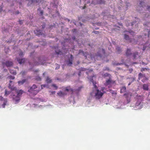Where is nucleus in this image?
<instances>
[{
	"mask_svg": "<svg viewBox=\"0 0 150 150\" xmlns=\"http://www.w3.org/2000/svg\"><path fill=\"white\" fill-rule=\"evenodd\" d=\"M30 57L33 59L32 61H28L29 65L31 67L29 69L30 70H31L33 67L35 66L45 64V60L44 59L43 57L42 56L40 57H36L34 54V51L30 53Z\"/></svg>",
	"mask_w": 150,
	"mask_h": 150,
	"instance_id": "1",
	"label": "nucleus"
},
{
	"mask_svg": "<svg viewBox=\"0 0 150 150\" xmlns=\"http://www.w3.org/2000/svg\"><path fill=\"white\" fill-rule=\"evenodd\" d=\"M82 88V87L81 86L76 89H72L71 88L70 86H67L64 89V91H59L57 93V94L58 96L60 98H64L67 96L68 93L69 92H71L72 93H75L77 95Z\"/></svg>",
	"mask_w": 150,
	"mask_h": 150,
	"instance_id": "2",
	"label": "nucleus"
},
{
	"mask_svg": "<svg viewBox=\"0 0 150 150\" xmlns=\"http://www.w3.org/2000/svg\"><path fill=\"white\" fill-rule=\"evenodd\" d=\"M93 77H91L90 78V81L93 83L95 88L96 90L95 94V97L97 99H99L102 97L103 94L105 93V91H104L105 88L104 87H103L101 88V91L102 92H101V91L98 90L97 89V86L96 85V82L94 81L93 79Z\"/></svg>",
	"mask_w": 150,
	"mask_h": 150,
	"instance_id": "3",
	"label": "nucleus"
},
{
	"mask_svg": "<svg viewBox=\"0 0 150 150\" xmlns=\"http://www.w3.org/2000/svg\"><path fill=\"white\" fill-rule=\"evenodd\" d=\"M145 5L144 2L140 1L139 3V7H138L137 9L138 12L142 14V17L144 19H145L146 18H150V14L148 13L147 12L143 11V9L144 8V7H146Z\"/></svg>",
	"mask_w": 150,
	"mask_h": 150,
	"instance_id": "4",
	"label": "nucleus"
},
{
	"mask_svg": "<svg viewBox=\"0 0 150 150\" xmlns=\"http://www.w3.org/2000/svg\"><path fill=\"white\" fill-rule=\"evenodd\" d=\"M45 27V23H42V24L40 27L38 28L34 31V33L38 37L40 36H44L45 31L44 29Z\"/></svg>",
	"mask_w": 150,
	"mask_h": 150,
	"instance_id": "5",
	"label": "nucleus"
},
{
	"mask_svg": "<svg viewBox=\"0 0 150 150\" xmlns=\"http://www.w3.org/2000/svg\"><path fill=\"white\" fill-rule=\"evenodd\" d=\"M130 5L129 3H123L122 1L120 0L117 4V7L119 10L125 11L127 10L128 7Z\"/></svg>",
	"mask_w": 150,
	"mask_h": 150,
	"instance_id": "6",
	"label": "nucleus"
},
{
	"mask_svg": "<svg viewBox=\"0 0 150 150\" xmlns=\"http://www.w3.org/2000/svg\"><path fill=\"white\" fill-rule=\"evenodd\" d=\"M14 91L17 93V95H14L13 97V99L16 102H18L20 100V97L23 93V91L22 90H17V89Z\"/></svg>",
	"mask_w": 150,
	"mask_h": 150,
	"instance_id": "7",
	"label": "nucleus"
},
{
	"mask_svg": "<svg viewBox=\"0 0 150 150\" xmlns=\"http://www.w3.org/2000/svg\"><path fill=\"white\" fill-rule=\"evenodd\" d=\"M28 1L27 5L28 6L33 7L34 5L40 3H44V0H26Z\"/></svg>",
	"mask_w": 150,
	"mask_h": 150,
	"instance_id": "8",
	"label": "nucleus"
},
{
	"mask_svg": "<svg viewBox=\"0 0 150 150\" xmlns=\"http://www.w3.org/2000/svg\"><path fill=\"white\" fill-rule=\"evenodd\" d=\"M135 19L130 23L129 24V26H131L132 27V28L134 29V30H138V23L140 21V19L137 17H135Z\"/></svg>",
	"mask_w": 150,
	"mask_h": 150,
	"instance_id": "9",
	"label": "nucleus"
},
{
	"mask_svg": "<svg viewBox=\"0 0 150 150\" xmlns=\"http://www.w3.org/2000/svg\"><path fill=\"white\" fill-rule=\"evenodd\" d=\"M105 54V51L103 49H99L96 55L94 56V59H96L97 58L99 57V59H101L102 56L104 55Z\"/></svg>",
	"mask_w": 150,
	"mask_h": 150,
	"instance_id": "10",
	"label": "nucleus"
},
{
	"mask_svg": "<svg viewBox=\"0 0 150 150\" xmlns=\"http://www.w3.org/2000/svg\"><path fill=\"white\" fill-rule=\"evenodd\" d=\"M123 95L126 98L127 101V103L130 102L131 97L133 95L132 93L129 91H127Z\"/></svg>",
	"mask_w": 150,
	"mask_h": 150,
	"instance_id": "11",
	"label": "nucleus"
},
{
	"mask_svg": "<svg viewBox=\"0 0 150 150\" xmlns=\"http://www.w3.org/2000/svg\"><path fill=\"white\" fill-rule=\"evenodd\" d=\"M50 47L52 49L54 50L56 54L57 55H61L62 54V52L59 49H58V47L57 46H50Z\"/></svg>",
	"mask_w": 150,
	"mask_h": 150,
	"instance_id": "12",
	"label": "nucleus"
},
{
	"mask_svg": "<svg viewBox=\"0 0 150 150\" xmlns=\"http://www.w3.org/2000/svg\"><path fill=\"white\" fill-rule=\"evenodd\" d=\"M37 88V86H36V85L35 84H33L32 86L30 87V89H28V92L31 93L32 91H36V93L35 94H36L38 93L39 92L40 90V89H38V90H37V89L35 90V89Z\"/></svg>",
	"mask_w": 150,
	"mask_h": 150,
	"instance_id": "13",
	"label": "nucleus"
},
{
	"mask_svg": "<svg viewBox=\"0 0 150 150\" xmlns=\"http://www.w3.org/2000/svg\"><path fill=\"white\" fill-rule=\"evenodd\" d=\"M73 56L71 54L70 55V57L66 61V63L67 64L68 66H71L72 64H73L72 61L73 60Z\"/></svg>",
	"mask_w": 150,
	"mask_h": 150,
	"instance_id": "14",
	"label": "nucleus"
},
{
	"mask_svg": "<svg viewBox=\"0 0 150 150\" xmlns=\"http://www.w3.org/2000/svg\"><path fill=\"white\" fill-rule=\"evenodd\" d=\"M2 64L3 65H5L7 67H10L13 65V63L12 62L8 61H7L5 62H3Z\"/></svg>",
	"mask_w": 150,
	"mask_h": 150,
	"instance_id": "15",
	"label": "nucleus"
},
{
	"mask_svg": "<svg viewBox=\"0 0 150 150\" xmlns=\"http://www.w3.org/2000/svg\"><path fill=\"white\" fill-rule=\"evenodd\" d=\"M37 12L39 15L43 18V17L42 16V15L43 13V11L42 10V8L41 7H39L38 9Z\"/></svg>",
	"mask_w": 150,
	"mask_h": 150,
	"instance_id": "16",
	"label": "nucleus"
},
{
	"mask_svg": "<svg viewBox=\"0 0 150 150\" xmlns=\"http://www.w3.org/2000/svg\"><path fill=\"white\" fill-rule=\"evenodd\" d=\"M27 81V79H23L21 81H19L18 82V85L19 86H21L23 85L24 83Z\"/></svg>",
	"mask_w": 150,
	"mask_h": 150,
	"instance_id": "17",
	"label": "nucleus"
},
{
	"mask_svg": "<svg viewBox=\"0 0 150 150\" xmlns=\"http://www.w3.org/2000/svg\"><path fill=\"white\" fill-rule=\"evenodd\" d=\"M17 61L19 64H22L25 62V58L22 59L17 58Z\"/></svg>",
	"mask_w": 150,
	"mask_h": 150,
	"instance_id": "18",
	"label": "nucleus"
},
{
	"mask_svg": "<svg viewBox=\"0 0 150 150\" xmlns=\"http://www.w3.org/2000/svg\"><path fill=\"white\" fill-rule=\"evenodd\" d=\"M124 38L128 41H131V38L127 35V33H125L124 35Z\"/></svg>",
	"mask_w": 150,
	"mask_h": 150,
	"instance_id": "19",
	"label": "nucleus"
},
{
	"mask_svg": "<svg viewBox=\"0 0 150 150\" xmlns=\"http://www.w3.org/2000/svg\"><path fill=\"white\" fill-rule=\"evenodd\" d=\"M126 54L127 56H129L132 54L131 52V50L130 49L127 48L126 52Z\"/></svg>",
	"mask_w": 150,
	"mask_h": 150,
	"instance_id": "20",
	"label": "nucleus"
},
{
	"mask_svg": "<svg viewBox=\"0 0 150 150\" xmlns=\"http://www.w3.org/2000/svg\"><path fill=\"white\" fill-rule=\"evenodd\" d=\"M14 30H16V32L18 34H23V31L21 30L19 28H15V29H14Z\"/></svg>",
	"mask_w": 150,
	"mask_h": 150,
	"instance_id": "21",
	"label": "nucleus"
},
{
	"mask_svg": "<svg viewBox=\"0 0 150 150\" xmlns=\"http://www.w3.org/2000/svg\"><path fill=\"white\" fill-rule=\"evenodd\" d=\"M133 57V60L135 61L136 59V57L138 55V52H133L132 53Z\"/></svg>",
	"mask_w": 150,
	"mask_h": 150,
	"instance_id": "22",
	"label": "nucleus"
},
{
	"mask_svg": "<svg viewBox=\"0 0 150 150\" xmlns=\"http://www.w3.org/2000/svg\"><path fill=\"white\" fill-rule=\"evenodd\" d=\"M0 101H1L0 102L4 103H6L7 102V99L4 98L2 96H0Z\"/></svg>",
	"mask_w": 150,
	"mask_h": 150,
	"instance_id": "23",
	"label": "nucleus"
},
{
	"mask_svg": "<svg viewBox=\"0 0 150 150\" xmlns=\"http://www.w3.org/2000/svg\"><path fill=\"white\" fill-rule=\"evenodd\" d=\"M8 88L10 89L12 91H14L15 90H16V87H14L13 86H11V83H9L8 86Z\"/></svg>",
	"mask_w": 150,
	"mask_h": 150,
	"instance_id": "24",
	"label": "nucleus"
},
{
	"mask_svg": "<svg viewBox=\"0 0 150 150\" xmlns=\"http://www.w3.org/2000/svg\"><path fill=\"white\" fill-rule=\"evenodd\" d=\"M126 87L125 86H122L121 88L120 93H122L124 92L126 93L127 91Z\"/></svg>",
	"mask_w": 150,
	"mask_h": 150,
	"instance_id": "25",
	"label": "nucleus"
},
{
	"mask_svg": "<svg viewBox=\"0 0 150 150\" xmlns=\"http://www.w3.org/2000/svg\"><path fill=\"white\" fill-rule=\"evenodd\" d=\"M69 102L70 103H74L76 102L74 100V97L71 96L69 98Z\"/></svg>",
	"mask_w": 150,
	"mask_h": 150,
	"instance_id": "26",
	"label": "nucleus"
},
{
	"mask_svg": "<svg viewBox=\"0 0 150 150\" xmlns=\"http://www.w3.org/2000/svg\"><path fill=\"white\" fill-rule=\"evenodd\" d=\"M149 86L146 84H144L143 86V88L144 90L148 91L149 90Z\"/></svg>",
	"mask_w": 150,
	"mask_h": 150,
	"instance_id": "27",
	"label": "nucleus"
},
{
	"mask_svg": "<svg viewBox=\"0 0 150 150\" xmlns=\"http://www.w3.org/2000/svg\"><path fill=\"white\" fill-rule=\"evenodd\" d=\"M103 76L104 78L108 77V78L107 79H111V75L108 73L104 74Z\"/></svg>",
	"mask_w": 150,
	"mask_h": 150,
	"instance_id": "28",
	"label": "nucleus"
},
{
	"mask_svg": "<svg viewBox=\"0 0 150 150\" xmlns=\"http://www.w3.org/2000/svg\"><path fill=\"white\" fill-rule=\"evenodd\" d=\"M14 35L13 34H12L11 35V37L10 38L9 40H8L7 41V43H10L12 41H13L14 40L13 39V37H14Z\"/></svg>",
	"mask_w": 150,
	"mask_h": 150,
	"instance_id": "29",
	"label": "nucleus"
},
{
	"mask_svg": "<svg viewBox=\"0 0 150 150\" xmlns=\"http://www.w3.org/2000/svg\"><path fill=\"white\" fill-rule=\"evenodd\" d=\"M97 3L98 4H104L105 3L104 0H97Z\"/></svg>",
	"mask_w": 150,
	"mask_h": 150,
	"instance_id": "30",
	"label": "nucleus"
},
{
	"mask_svg": "<svg viewBox=\"0 0 150 150\" xmlns=\"http://www.w3.org/2000/svg\"><path fill=\"white\" fill-rule=\"evenodd\" d=\"M107 80H106V84L107 85L110 84L111 83V79H107Z\"/></svg>",
	"mask_w": 150,
	"mask_h": 150,
	"instance_id": "31",
	"label": "nucleus"
},
{
	"mask_svg": "<svg viewBox=\"0 0 150 150\" xmlns=\"http://www.w3.org/2000/svg\"><path fill=\"white\" fill-rule=\"evenodd\" d=\"M124 32H128L130 34H131L132 35H133L134 34V32L133 31L131 30H129V31H124Z\"/></svg>",
	"mask_w": 150,
	"mask_h": 150,
	"instance_id": "32",
	"label": "nucleus"
},
{
	"mask_svg": "<svg viewBox=\"0 0 150 150\" xmlns=\"http://www.w3.org/2000/svg\"><path fill=\"white\" fill-rule=\"evenodd\" d=\"M145 76V74H143L141 73H140L138 75V78L139 79L144 77Z\"/></svg>",
	"mask_w": 150,
	"mask_h": 150,
	"instance_id": "33",
	"label": "nucleus"
},
{
	"mask_svg": "<svg viewBox=\"0 0 150 150\" xmlns=\"http://www.w3.org/2000/svg\"><path fill=\"white\" fill-rule=\"evenodd\" d=\"M2 32L4 34H7L8 33V31L7 28H4Z\"/></svg>",
	"mask_w": 150,
	"mask_h": 150,
	"instance_id": "34",
	"label": "nucleus"
},
{
	"mask_svg": "<svg viewBox=\"0 0 150 150\" xmlns=\"http://www.w3.org/2000/svg\"><path fill=\"white\" fill-rule=\"evenodd\" d=\"M35 79L38 81H40L42 79L41 77L38 75H37L35 77Z\"/></svg>",
	"mask_w": 150,
	"mask_h": 150,
	"instance_id": "35",
	"label": "nucleus"
},
{
	"mask_svg": "<svg viewBox=\"0 0 150 150\" xmlns=\"http://www.w3.org/2000/svg\"><path fill=\"white\" fill-rule=\"evenodd\" d=\"M27 73V71L24 70L22 71L21 72L20 74L22 75L23 76L24 75H25Z\"/></svg>",
	"mask_w": 150,
	"mask_h": 150,
	"instance_id": "36",
	"label": "nucleus"
},
{
	"mask_svg": "<svg viewBox=\"0 0 150 150\" xmlns=\"http://www.w3.org/2000/svg\"><path fill=\"white\" fill-rule=\"evenodd\" d=\"M116 50L117 53L120 54L121 52V49L120 47H117Z\"/></svg>",
	"mask_w": 150,
	"mask_h": 150,
	"instance_id": "37",
	"label": "nucleus"
},
{
	"mask_svg": "<svg viewBox=\"0 0 150 150\" xmlns=\"http://www.w3.org/2000/svg\"><path fill=\"white\" fill-rule=\"evenodd\" d=\"M46 81L47 83H50L51 82L52 80L50 79L49 77H47L46 79Z\"/></svg>",
	"mask_w": 150,
	"mask_h": 150,
	"instance_id": "38",
	"label": "nucleus"
},
{
	"mask_svg": "<svg viewBox=\"0 0 150 150\" xmlns=\"http://www.w3.org/2000/svg\"><path fill=\"white\" fill-rule=\"evenodd\" d=\"M83 25V24L81 23V22H79L78 23H76V25H75L77 27H82Z\"/></svg>",
	"mask_w": 150,
	"mask_h": 150,
	"instance_id": "39",
	"label": "nucleus"
},
{
	"mask_svg": "<svg viewBox=\"0 0 150 150\" xmlns=\"http://www.w3.org/2000/svg\"><path fill=\"white\" fill-rule=\"evenodd\" d=\"M55 25L54 23L53 24V25H50L49 26V28L50 30H52V29L53 28H54L55 27Z\"/></svg>",
	"mask_w": 150,
	"mask_h": 150,
	"instance_id": "40",
	"label": "nucleus"
},
{
	"mask_svg": "<svg viewBox=\"0 0 150 150\" xmlns=\"http://www.w3.org/2000/svg\"><path fill=\"white\" fill-rule=\"evenodd\" d=\"M123 64L122 63H116L115 62H113V63H112L113 65H115V66H118L119 65H120L122 64Z\"/></svg>",
	"mask_w": 150,
	"mask_h": 150,
	"instance_id": "41",
	"label": "nucleus"
},
{
	"mask_svg": "<svg viewBox=\"0 0 150 150\" xmlns=\"http://www.w3.org/2000/svg\"><path fill=\"white\" fill-rule=\"evenodd\" d=\"M149 29H147V32H148V33L147 34H146V33H145L144 34V35L145 36H147V37H148L149 36V35H150V30H149Z\"/></svg>",
	"mask_w": 150,
	"mask_h": 150,
	"instance_id": "42",
	"label": "nucleus"
},
{
	"mask_svg": "<svg viewBox=\"0 0 150 150\" xmlns=\"http://www.w3.org/2000/svg\"><path fill=\"white\" fill-rule=\"evenodd\" d=\"M3 6L1 5L0 6V13H1L2 12H4V11L3 9Z\"/></svg>",
	"mask_w": 150,
	"mask_h": 150,
	"instance_id": "43",
	"label": "nucleus"
},
{
	"mask_svg": "<svg viewBox=\"0 0 150 150\" xmlns=\"http://www.w3.org/2000/svg\"><path fill=\"white\" fill-rule=\"evenodd\" d=\"M144 25L145 26H147L149 27V25H150V23L148 22H146L145 23H144Z\"/></svg>",
	"mask_w": 150,
	"mask_h": 150,
	"instance_id": "44",
	"label": "nucleus"
},
{
	"mask_svg": "<svg viewBox=\"0 0 150 150\" xmlns=\"http://www.w3.org/2000/svg\"><path fill=\"white\" fill-rule=\"evenodd\" d=\"M10 73L14 75H15L16 74V71H14V70H11L10 71Z\"/></svg>",
	"mask_w": 150,
	"mask_h": 150,
	"instance_id": "45",
	"label": "nucleus"
},
{
	"mask_svg": "<svg viewBox=\"0 0 150 150\" xmlns=\"http://www.w3.org/2000/svg\"><path fill=\"white\" fill-rule=\"evenodd\" d=\"M10 93V92L9 91H7L6 89L5 90V95L6 96H7V95L9 94Z\"/></svg>",
	"mask_w": 150,
	"mask_h": 150,
	"instance_id": "46",
	"label": "nucleus"
},
{
	"mask_svg": "<svg viewBox=\"0 0 150 150\" xmlns=\"http://www.w3.org/2000/svg\"><path fill=\"white\" fill-rule=\"evenodd\" d=\"M132 81L131 82H129V83L128 84V86L130 85L131 83L135 80V78H133L131 79Z\"/></svg>",
	"mask_w": 150,
	"mask_h": 150,
	"instance_id": "47",
	"label": "nucleus"
},
{
	"mask_svg": "<svg viewBox=\"0 0 150 150\" xmlns=\"http://www.w3.org/2000/svg\"><path fill=\"white\" fill-rule=\"evenodd\" d=\"M79 53L80 54L82 53V54H83V55L85 57H86V55H85V54H84V52L83 51L80 50H79Z\"/></svg>",
	"mask_w": 150,
	"mask_h": 150,
	"instance_id": "48",
	"label": "nucleus"
},
{
	"mask_svg": "<svg viewBox=\"0 0 150 150\" xmlns=\"http://www.w3.org/2000/svg\"><path fill=\"white\" fill-rule=\"evenodd\" d=\"M146 9L149 11L150 12V6L149 5H147L146 7Z\"/></svg>",
	"mask_w": 150,
	"mask_h": 150,
	"instance_id": "49",
	"label": "nucleus"
},
{
	"mask_svg": "<svg viewBox=\"0 0 150 150\" xmlns=\"http://www.w3.org/2000/svg\"><path fill=\"white\" fill-rule=\"evenodd\" d=\"M133 96L134 97H138V96L140 97V96H138V95L137 94L136 92H135V93L133 94Z\"/></svg>",
	"mask_w": 150,
	"mask_h": 150,
	"instance_id": "50",
	"label": "nucleus"
},
{
	"mask_svg": "<svg viewBox=\"0 0 150 150\" xmlns=\"http://www.w3.org/2000/svg\"><path fill=\"white\" fill-rule=\"evenodd\" d=\"M86 21H88L90 19H92V17H91V16H88L86 17Z\"/></svg>",
	"mask_w": 150,
	"mask_h": 150,
	"instance_id": "51",
	"label": "nucleus"
},
{
	"mask_svg": "<svg viewBox=\"0 0 150 150\" xmlns=\"http://www.w3.org/2000/svg\"><path fill=\"white\" fill-rule=\"evenodd\" d=\"M74 23L75 25H76V21L74 20H72V21H71L70 23Z\"/></svg>",
	"mask_w": 150,
	"mask_h": 150,
	"instance_id": "52",
	"label": "nucleus"
},
{
	"mask_svg": "<svg viewBox=\"0 0 150 150\" xmlns=\"http://www.w3.org/2000/svg\"><path fill=\"white\" fill-rule=\"evenodd\" d=\"M19 55L21 57H22L23 55V52L22 51H21L19 53Z\"/></svg>",
	"mask_w": 150,
	"mask_h": 150,
	"instance_id": "53",
	"label": "nucleus"
},
{
	"mask_svg": "<svg viewBox=\"0 0 150 150\" xmlns=\"http://www.w3.org/2000/svg\"><path fill=\"white\" fill-rule=\"evenodd\" d=\"M56 67L55 68V70H57L59 69L60 68V65L57 64H56Z\"/></svg>",
	"mask_w": 150,
	"mask_h": 150,
	"instance_id": "54",
	"label": "nucleus"
},
{
	"mask_svg": "<svg viewBox=\"0 0 150 150\" xmlns=\"http://www.w3.org/2000/svg\"><path fill=\"white\" fill-rule=\"evenodd\" d=\"M63 19L66 21H67L68 22H69L70 21V20L69 19L66 17H64Z\"/></svg>",
	"mask_w": 150,
	"mask_h": 150,
	"instance_id": "55",
	"label": "nucleus"
},
{
	"mask_svg": "<svg viewBox=\"0 0 150 150\" xmlns=\"http://www.w3.org/2000/svg\"><path fill=\"white\" fill-rule=\"evenodd\" d=\"M9 78L11 79H14L15 78V77L12 76H9Z\"/></svg>",
	"mask_w": 150,
	"mask_h": 150,
	"instance_id": "56",
	"label": "nucleus"
},
{
	"mask_svg": "<svg viewBox=\"0 0 150 150\" xmlns=\"http://www.w3.org/2000/svg\"><path fill=\"white\" fill-rule=\"evenodd\" d=\"M61 44L64 47L66 45L65 44V42L64 41L61 42Z\"/></svg>",
	"mask_w": 150,
	"mask_h": 150,
	"instance_id": "57",
	"label": "nucleus"
},
{
	"mask_svg": "<svg viewBox=\"0 0 150 150\" xmlns=\"http://www.w3.org/2000/svg\"><path fill=\"white\" fill-rule=\"evenodd\" d=\"M104 71L107 70L108 71H110V69L108 67H106L104 69Z\"/></svg>",
	"mask_w": 150,
	"mask_h": 150,
	"instance_id": "58",
	"label": "nucleus"
},
{
	"mask_svg": "<svg viewBox=\"0 0 150 150\" xmlns=\"http://www.w3.org/2000/svg\"><path fill=\"white\" fill-rule=\"evenodd\" d=\"M147 69L145 68H143L141 69V72H142L143 71H145V70H146Z\"/></svg>",
	"mask_w": 150,
	"mask_h": 150,
	"instance_id": "59",
	"label": "nucleus"
},
{
	"mask_svg": "<svg viewBox=\"0 0 150 150\" xmlns=\"http://www.w3.org/2000/svg\"><path fill=\"white\" fill-rule=\"evenodd\" d=\"M52 86L54 88H55L56 89H57V88L58 87L55 84H53L52 85Z\"/></svg>",
	"mask_w": 150,
	"mask_h": 150,
	"instance_id": "60",
	"label": "nucleus"
},
{
	"mask_svg": "<svg viewBox=\"0 0 150 150\" xmlns=\"http://www.w3.org/2000/svg\"><path fill=\"white\" fill-rule=\"evenodd\" d=\"M93 33L96 34H98L99 33V32L98 31H97L94 30L93 32Z\"/></svg>",
	"mask_w": 150,
	"mask_h": 150,
	"instance_id": "61",
	"label": "nucleus"
},
{
	"mask_svg": "<svg viewBox=\"0 0 150 150\" xmlns=\"http://www.w3.org/2000/svg\"><path fill=\"white\" fill-rule=\"evenodd\" d=\"M46 86V84H43L41 85V89H42L43 88H45Z\"/></svg>",
	"mask_w": 150,
	"mask_h": 150,
	"instance_id": "62",
	"label": "nucleus"
},
{
	"mask_svg": "<svg viewBox=\"0 0 150 150\" xmlns=\"http://www.w3.org/2000/svg\"><path fill=\"white\" fill-rule=\"evenodd\" d=\"M129 73L130 74L133 71V69L132 68L129 69Z\"/></svg>",
	"mask_w": 150,
	"mask_h": 150,
	"instance_id": "63",
	"label": "nucleus"
},
{
	"mask_svg": "<svg viewBox=\"0 0 150 150\" xmlns=\"http://www.w3.org/2000/svg\"><path fill=\"white\" fill-rule=\"evenodd\" d=\"M111 93L113 94V95H116V93L114 91H112L111 92Z\"/></svg>",
	"mask_w": 150,
	"mask_h": 150,
	"instance_id": "64",
	"label": "nucleus"
}]
</instances>
